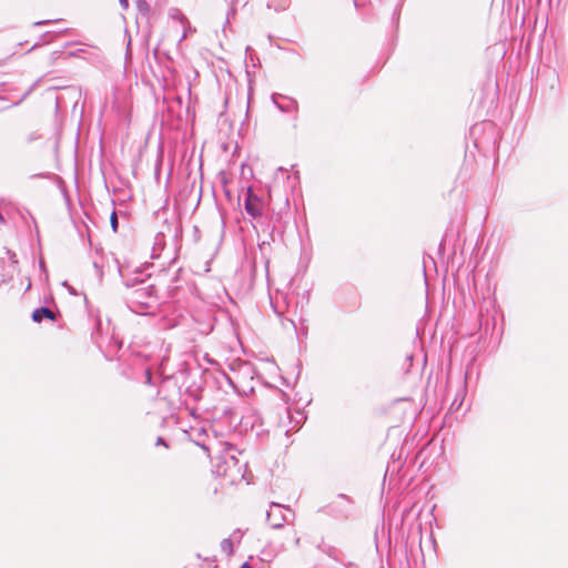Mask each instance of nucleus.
Listing matches in <instances>:
<instances>
[{"instance_id": "423d86ee", "label": "nucleus", "mask_w": 568, "mask_h": 568, "mask_svg": "<svg viewBox=\"0 0 568 568\" xmlns=\"http://www.w3.org/2000/svg\"><path fill=\"white\" fill-rule=\"evenodd\" d=\"M142 273L141 268H135L133 275H126L122 266L119 265V274L122 277L123 284L126 288V292L136 290L144 284V280L140 278V274Z\"/></svg>"}, {"instance_id": "c85d7f7f", "label": "nucleus", "mask_w": 568, "mask_h": 568, "mask_svg": "<svg viewBox=\"0 0 568 568\" xmlns=\"http://www.w3.org/2000/svg\"><path fill=\"white\" fill-rule=\"evenodd\" d=\"M295 544H296V545H298V544H300V538H296Z\"/></svg>"}, {"instance_id": "aec40b11", "label": "nucleus", "mask_w": 568, "mask_h": 568, "mask_svg": "<svg viewBox=\"0 0 568 568\" xmlns=\"http://www.w3.org/2000/svg\"><path fill=\"white\" fill-rule=\"evenodd\" d=\"M49 23H51L50 20H42V21L34 22V26H43V24H49Z\"/></svg>"}, {"instance_id": "2eb2a0df", "label": "nucleus", "mask_w": 568, "mask_h": 568, "mask_svg": "<svg viewBox=\"0 0 568 568\" xmlns=\"http://www.w3.org/2000/svg\"><path fill=\"white\" fill-rule=\"evenodd\" d=\"M235 13H236V9H235L234 4H232V7L230 8V10L226 14V23H230V19L234 18Z\"/></svg>"}, {"instance_id": "4be33fe9", "label": "nucleus", "mask_w": 568, "mask_h": 568, "mask_svg": "<svg viewBox=\"0 0 568 568\" xmlns=\"http://www.w3.org/2000/svg\"><path fill=\"white\" fill-rule=\"evenodd\" d=\"M40 268L42 272L47 273L45 264L42 260L40 261Z\"/></svg>"}, {"instance_id": "39448f33", "label": "nucleus", "mask_w": 568, "mask_h": 568, "mask_svg": "<svg viewBox=\"0 0 568 568\" xmlns=\"http://www.w3.org/2000/svg\"><path fill=\"white\" fill-rule=\"evenodd\" d=\"M271 99L275 106L283 113H297L298 111V103L293 98L273 93Z\"/></svg>"}, {"instance_id": "6e6552de", "label": "nucleus", "mask_w": 568, "mask_h": 568, "mask_svg": "<svg viewBox=\"0 0 568 568\" xmlns=\"http://www.w3.org/2000/svg\"><path fill=\"white\" fill-rule=\"evenodd\" d=\"M172 18L179 20V22L183 26V33L181 34V37L178 41V45H180L187 38V36L190 33L195 32V29L192 28L187 18L182 12H180L178 10H176L175 14H172Z\"/></svg>"}, {"instance_id": "b1692460", "label": "nucleus", "mask_w": 568, "mask_h": 568, "mask_svg": "<svg viewBox=\"0 0 568 568\" xmlns=\"http://www.w3.org/2000/svg\"><path fill=\"white\" fill-rule=\"evenodd\" d=\"M231 462L233 463V465H236L237 464V460L235 459V457H231Z\"/></svg>"}, {"instance_id": "ddd939ff", "label": "nucleus", "mask_w": 568, "mask_h": 568, "mask_svg": "<svg viewBox=\"0 0 568 568\" xmlns=\"http://www.w3.org/2000/svg\"><path fill=\"white\" fill-rule=\"evenodd\" d=\"M110 224H111V227L113 230V232H116L118 231V227H119V221H118V215H116V212L113 211L111 213V216H110Z\"/></svg>"}, {"instance_id": "f03ea898", "label": "nucleus", "mask_w": 568, "mask_h": 568, "mask_svg": "<svg viewBox=\"0 0 568 568\" xmlns=\"http://www.w3.org/2000/svg\"><path fill=\"white\" fill-rule=\"evenodd\" d=\"M323 511L335 519L345 520L354 513V501L347 495L339 494L323 508Z\"/></svg>"}, {"instance_id": "7ed1b4c3", "label": "nucleus", "mask_w": 568, "mask_h": 568, "mask_svg": "<svg viewBox=\"0 0 568 568\" xmlns=\"http://www.w3.org/2000/svg\"><path fill=\"white\" fill-rule=\"evenodd\" d=\"M244 210L246 214L254 220H257L262 216V200L253 192L251 186L247 187L246 191Z\"/></svg>"}, {"instance_id": "f8f14e48", "label": "nucleus", "mask_w": 568, "mask_h": 568, "mask_svg": "<svg viewBox=\"0 0 568 568\" xmlns=\"http://www.w3.org/2000/svg\"><path fill=\"white\" fill-rule=\"evenodd\" d=\"M221 549L223 552L231 555L233 552V541L231 538H224L221 541Z\"/></svg>"}, {"instance_id": "9b49d317", "label": "nucleus", "mask_w": 568, "mask_h": 568, "mask_svg": "<svg viewBox=\"0 0 568 568\" xmlns=\"http://www.w3.org/2000/svg\"><path fill=\"white\" fill-rule=\"evenodd\" d=\"M291 423H294V426L292 429H297L306 419V416L304 412L296 410L295 414L290 413Z\"/></svg>"}, {"instance_id": "5701e85b", "label": "nucleus", "mask_w": 568, "mask_h": 568, "mask_svg": "<svg viewBox=\"0 0 568 568\" xmlns=\"http://www.w3.org/2000/svg\"><path fill=\"white\" fill-rule=\"evenodd\" d=\"M240 568H252V566L247 561H245L244 564H242Z\"/></svg>"}, {"instance_id": "412c9836", "label": "nucleus", "mask_w": 568, "mask_h": 568, "mask_svg": "<svg viewBox=\"0 0 568 568\" xmlns=\"http://www.w3.org/2000/svg\"><path fill=\"white\" fill-rule=\"evenodd\" d=\"M232 536H233L234 538H239V539H240V538L242 537V531L237 529V530H235V531L233 532V535H232Z\"/></svg>"}, {"instance_id": "4468645a", "label": "nucleus", "mask_w": 568, "mask_h": 568, "mask_svg": "<svg viewBox=\"0 0 568 568\" xmlns=\"http://www.w3.org/2000/svg\"><path fill=\"white\" fill-rule=\"evenodd\" d=\"M138 9L140 12H148L149 11V4L145 1H139L138 2Z\"/></svg>"}, {"instance_id": "393cba45", "label": "nucleus", "mask_w": 568, "mask_h": 568, "mask_svg": "<svg viewBox=\"0 0 568 568\" xmlns=\"http://www.w3.org/2000/svg\"><path fill=\"white\" fill-rule=\"evenodd\" d=\"M146 379H148V382H149V383L151 382V375H150V373H149V372H148V374H146Z\"/></svg>"}, {"instance_id": "20e7f679", "label": "nucleus", "mask_w": 568, "mask_h": 568, "mask_svg": "<svg viewBox=\"0 0 568 568\" xmlns=\"http://www.w3.org/2000/svg\"><path fill=\"white\" fill-rule=\"evenodd\" d=\"M266 520L274 529L282 528L285 523H288L283 506L276 503H272L270 509L266 511Z\"/></svg>"}, {"instance_id": "f257e3e1", "label": "nucleus", "mask_w": 568, "mask_h": 568, "mask_svg": "<svg viewBox=\"0 0 568 568\" xmlns=\"http://www.w3.org/2000/svg\"><path fill=\"white\" fill-rule=\"evenodd\" d=\"M156 293L155 286L153 284H149L138 287L136 290L125 292L123 298L130 311L136 314H142L158 302Z\"/></svg>"}, {"instance_id": "9d476101", "label": "nucleus", "mask_w": 568, "mask_h": 568, "mask_svg": "<svg viewBox=\"0 0 568 568\" xmlns=\"http://www.w3.org/2000/svg\"><path fill=\"white\" fill-rule=\"evenodd\" d=\"M196 433V438H192V440L195 443V445H197L199 447H201L202 449L206 450V452H210V446L205 443V440L201 439L202 436H206V429L205 428H199L195 430Z\"/></svg>"}, {"instance_id": "6ab92c4d", "label": "nucleus", "mask_w": 568, "mask_h": 568, "mask_svg": "<svg viewBox=\"0 0 568 568\" xmlns=\"http://www.w3.org/2000/svg\"><path fill=\"white\" fill-rule=\"evenodd\" d=\"M93 266L98 271V273L102 275V267L98 264V262H93Z\"/></svg>"}, {"instance_id": "a211bd4d", "label": "nucleus", "mask_w": 568, "mask_h": 568, "mask_svg": "<svg viewBox=\"0 0 568 568\" xmlns=\"http://www.w3.org/2000/svg\"><path fill=\"white\" fill-rule=\"evenodd\" d=\"M119 2H120V6L123 9H128L129 8V0H119Z\"/></svg>"}, {"instance_id": "dca6fc26", "label": "nucleus", "mask_w": 568, "mask_h": 568, "mask_svg": "<svg viewBox=\"0 0 568 568\" xmlns=\"http://www.w3.org/2000/svg\"><path fill=\"white\" fill-rule=\"evenodd\" d=\"M155 445H156V446L162 445V446H164V447H166V448L169 447V445H168L166 440H165L163 437H158Z\"/></svg>"}, {"instance_id": "0eeeda50", "label": "nucleus", "mask_w": 568, "mask_h": 568, "mask_svg": "<svg viewBox=\"0 0 568 568\" xmlns=\"http://www.w3.org/2000/svg\"><path fill=\"white\" fill-rule=\"evenodd\" d=\"M31 318L36 323H41L43 320L57 321V315L47 306H40L32 312Z\"/></svg>"}, {"instance_id": "cd10ccee", "label": "nucleus", "mask_w": 568, "mask_h": 568, "mask_svg": "<svg viewBox=\"0 0 568 568\" xmlns=\"http://www.w3.org/2000/svg\"><path fill=\"white\" fill-rule=\"evenodd\" d=\"M38 43L33 44V47H31V50H34V48H37Z\"/></svg>"}, {"instance_id": "1a4fd4ad", "label": "nucleus", "mask_w": 568, "mask_h": 568, "mask_svg": "<svg viewBox=\"0 0 568 568\" xmlns=\"http://www.w3.org/2000/svg\"><path fill=\"white\" fill-rule=\"evenodd\" d=\"M316 548L325 554L326 556H328L329 558H333L335 560L338 559V554H339V550L334 547L333 545H329V544H326L324 541V539L322 538L321 541L316 545Z\"/></svg>"}, {"instance_id": "bb28decb", "label": "nucleus", "mask_w": 568, "mask_h": 568, "mask_svg": "<svg viewBox=\"0 0 568 568\" xmlns=\"http://www.w3.org/2000/svg\"><path fill=\"white\" fill-rule=\"evenodd\" d=\"M38 43L33 44V47H31V50H34V48H37Z\"/></svg>"}, {"instance_id": "a878e982", "label": "nucleus", "mask_w": 568, "mask_h": 568, "mask_svg": "<svg viewBox=\"0 0 568 568\" xmlns=\"http://www.w3.org/2000/svg\"><path fill=\"white\" fill-rule=\"evenodd\" d=\"M4 220H3V216L2 214L0 213V223H2Z\"/></svg>"}, {"instance_id": "f3484780", "label": "nucleus", "mask_w": 568, "mask_h": 568, "mask_svg": "<svg viewBox=\"0 0 568 568\" xmlns=\"http://www.w3.org/2000/svg\"><path fill=\"white\" fill-rule=\"evenodd\" d=\"M41 38L43 40V43H49L51 41L52 36H51L50 32H45V33L42 34Z\"/></svg>"}]
</instances>
